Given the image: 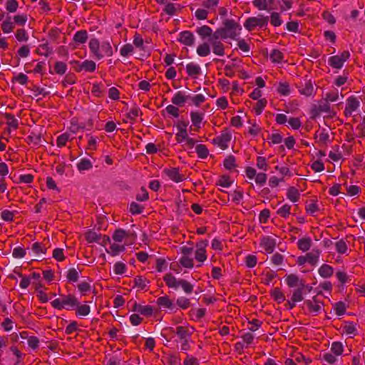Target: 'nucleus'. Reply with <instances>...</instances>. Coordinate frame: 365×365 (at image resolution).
Here are the masks:
<instances>
[{
    "label": "nucleus",
    "mask_w": 365,
    "mask_h": 365,
    "mask_svg": "<svg viewBox=\"0 0 365 365\" xmlns=\"http://www.w3.org/2000/svg\"><path fill=\"white\" fill-rule=\"evenodd\" d=\"M196 31L203 39L207 37H210V38L213 34L212 29L206 25L197 28Z\"/></svg>",
    "instance_id": "nucleus-20"
},
{
    "label": "nucleus",
    "mask_w": 365,
    "mask_h": 365,
    "mask_svg": "<svg viewBox=\"0 0 365 365\" xmlns=\"http://www.w3.org/2000/svg\"><path fill=\"white\" fill-rule=\"evenodd\" d=\"M283 57V53L277 49L273 50L270 54V58L274 63H280L282 61Z\"/></svg>",
    "instance_id": "nucleus-38"
},
{
    "label": "nucleus",
    "mask_w": 365,
    "mask_h": 365,
    "mask_svg": "<svg viewBox=\"0 0 365 365\" xmlns=\"http://www.w3.org/2000/svg\"><path fill=\"white\" fill-rule=\"evenodd\" d=\"M63 309L68 307L67 309L73 308L78 306V301L74 295L68 294L63 296L62 299Z\"/></svg>",
    "instance_id": "nucleus-9"
},
{
    "label": "nucleus",
    "mask_w": 365,
    "mask_h": 365,
    "mask_svg": "<svg viewBox=\"0 0 365 365\" xmlns=\"http://www.w3.org/2000/svg\"><path fill=\"white\" fill-rule=\"evenodd\" d=\"M331 350L336 355H340L343 352V345L341 342H338V341L333 342L331 344Z\"/></svg>",
    "instance_id": "nucleus-51"
},
{
    "label": "nucleus",
    "mask_w": 365,
    "mask_h": 365,
    "mask_svg": "<svg viewBox=\"0 0 365 365\" xmlns=\"http://www.w3.org/2000/svg\"><path fill=\"white\" fill-rule=\"evenodd\" d=\"M88 39V34L86 30L77 31L73 36V41L76 43H84Z\"/></svg>",
    "instance_id": "nucleus-22"
},
{
    "label": "nucleus",
    "mask_w": 365,
    "mask_h": 365,
    "mask_svg": "<svg viewBox=\"0 0 365 365\" xmlns=\"http://www.w3.org/2000/svg\"><path fill=\"white\" fill-rule=\"evenodd\" d=\"M197 53L202 57L208 56L210 53V47L208 43L204 42L197 48Z\"/></svg>",
    "instance_id": "nucleus-19"
},
{
    "label": "nucleus",
    "mask_w": 365,
    "mask_h": 365,
    "mask_svg": "<svg viewBox=\"0 0 365 365\" xmlns=\"http://www.w3.org/2000/svg\"><path fill=\"white\" fill-rule=\"evenodd\" d=\"M78 273L75 268H71L67 273V279L70 282H77L78 279Z\"/></svg>",
    "instance_id": "nucleus-48"
},
{
    "label": "nucleus",
    "mask_w": 365,
    "mask_h": 365,
    "mask_svg": "<svg viewBox=\"0 0 365 365\" xmlns=\"http://www.w3.org/2000/svg\"><path fill=\"white\" fill-rule=\"evenodd\" d=\"M231 140V135L226 131H223L222 134L214 138L212 142L214 144H217L222 150L227 148V143Z\"/></svg>",
    "instance_id": "nucleus-3"
},
{
    "label": "nucleus",
    "mask_w": 365,
    "mask_h": 365,
    "mask_svg": "<svg viewBox=\"0 0 365 365\" xmlns=\"http://www.w3.org/2000/svg\"><path fill=\"white\" fill-rule=\"evenodd\" d=\"M157 304L159 306L168 309H172L173 306V302L168 298V296L160 297L157 300Z\"/></svg>",
    "instance_id": "nucleus-28"
},
{
    "label": "nucleus",
    "mask_w": 365,
    "mask_h": 365,
    "mask_svg": "<svg viewBox=\"0 0 365 365\" xmlns=\"http://www.w3.org/2000/svg\"><path fill=\"white\" fill-rule=\"evenodd\" d=\"M1 29L4 33L8 34L11 32L14 29V23L11 21V17L9 16L6 21L1 24Z\"/></svg>",
    "instance_id": "nucleus-35"
},
{
    "label": "nucleus",
    "mask_w": 365,
    "mask_h": 365,
    "mask_svg": "<svg viewBox=\"0 0 365 365\" xmlns=\"http://www.w3.org/2000/svg\"><path fill=\"white\" fill-rule=\"evenodd\" d=\"M254 6L259 10H267L268 4L266 0H254Z\"/></svg>",
    "instance_id": "nucleus-60"
},
{
    "label": "nucleus",
    "mask_w": 365,
    "mask_h": 365,
    "mask_svg": "<svg viewBox=\"0 0 365 365\" xmlns=\"http://www.w3.org/2000/svg\"><path fill=\"white\" fill-rule=\"evenodd\" d=\"M190 117L193 125L196 127V130H198L200 128V124L202 120L203 114L198 112H191Z\"/></svg>",
    "instance_id": "nucleus-24"
},
{
    "label": "nucleus",
    "mask_w": 365,
    "mask_h": 365,
    "mask_svg": "<svg viewBox=\"0 0 365 365\" xmlns=\"http://www.w3.org/2000/svg\"><path fill=\"white\" fill-rule=\"evenodd\" d=\"M189 98L190 96H185L182 94L181 91H178L172 98V103L174 105L182 106L185 104V103L189 99Z\"/></svg>",
    "instance_id": "nucleus-13"
},
{
    "label": "nucleus",
    "mask_w": 365,
    "mask_h": 365,
    "mask_svg": "<svg viewBox=\"0 0 365 365\" xmlns=\"http://www.w3.org/2000/svg\"><path fill=\"white\" fill-rule=\"evenodd\" d=\"M76 81V77L73 73H68L67 74L63 81H62V83L63 86H66L68 85L74 84Z\"/></svg>",
    "instance_id": "nucleus-53"
},
{
    "label": "nucleus",
    "mask_w": 365,
    "mask_h": 365,
    "mask_svg": "<svg viewBox=\"0 0 365 365\" xmlns=\"http://www.w3.org/2000/svg\"><path fill=\"white\" fill-rule=\"evenodd\" d=\"M15 36L19 41H27L29 39V36L26 34V31L24 29H18L16 32Z\"/></svg>",
    "instance_id": "nucleus-46"
},
{
    "label": "nucleus",
    "mask_w": 365,
    "mask_h": 365,
    "mask_svg": "<svg viewBox=\"0 0 365 365\" xmlns=\"http://www.w3.org/2000/svg\"><path fill=\"white\" fill-rule=\"evenodd\" d=\"M89 48L97 59L99 60L103 58V54L100 51L101 46L98 39L91 38L89 42Z\"/></svg>",
    "instance_id": "nucleus-5"
},
{
    "label": "nucleus",
    "mask_w": 365,
    "mask_h": 365,
    "mask_svg": "<svg viewBox=\"0 0 365 365\" xmlns=\"http://www.w3.org/2000/svg\"><path fill=\"white\" fill-rule=\"evenodd\" d=\"M189 99H190L192 102L194 103V105L196 106H199L205 101V98L202 94H197L192 97L190 96Z\"/></svg>",
    "instance_id": "nucleus-58"
},
{
    "label": "nucleus",
    "mask_w": 365,
    "mask_h": 365,
    "mask_svg": "<svg viewBox=\"0 0 365 365\" xmlns=\"http://www.w3.org/2000/svg\"><path fill=\"white\" fill-rule=\"evenodd\" d=\"M76 307H77V308H76V314L77 315L86 317L89 314L91 308L88 305H87V304L79 305V304H78V306H76Z\"/></svg>",
    "instance_id": "nucleus-37"
},
{
    "label": "nucleus",
    "mask_w": 365,
    "mask_h": 365,
    "mask_svg": "<svg viewBox=\"0 0 365 365\" xmlns=\"http://www.w3.org/2000/svg\"><path fill=\"white\" fill-rule=\"evenodd\" d=\"M271 296L273 299L277 301L279 304L285 301V296L284 293L281 291V289L278 287L274 288L272 292Z\"/></svg>",
    "instance_id": "nucleus-25"
},
{
    "label": "nucleus",
    "mask_w": 365,
    "mask_h": 365,
    "mask_svg": "<svg viewBox=\"0 0 365 365\" xmlns=\"http://www.w3.org/2000/svg\"><path fill=\"white\" fill-rule=\"evenodd\" d=\"M96 63L93 61L86 60L81 63L79 68H76V71L80 72L82 70H85L88 72H93L96 70Z\"/></svg>",
    "instance_id": "nucleus-14"
},
{
    "label": "nucleus",
    "mask_w": 365,
    "mask_h": 365,
    "mask_svg": "<svg viewBox=\"0 0 365 365\" xmlns=\"http://www.w3.org/2000/svg\"><path fill=\"white\" fill-rule=\"evenodd\" d=\"M196 153L200 158H206L209 154V151L205 145L200 144L195 148Z\"/></svg>",
    "instance_id": "nucleus-32"
},
{
    "label": "nucleus",
    "mask_w": 365,
    "mask_h": 365,
    "mask_svg": "<svg viewBox=\"0 0 365 365\" xmlns=\"http://www.w3.org/2000/svg\"><path fill=\"white\" fill-rule=\"evenodd\" d=\"M186 70L188 76L193 78H197V76L201 73V68L200 66L193 63L187 64Z\"/></svg>",
    "instance_id": "nucleus-11"
},
{
    "label": "nucleus",
    "mask_w": 365,
    "mask_h": 365,
    "mask_svg": "<svg viewBox=\"0 0 365 365\" xmlns=\"http://www.w3.org/2000/svg\"><path fill=\"white\" fill-rule=\"evenodd\" d=\"M163 280L168 287L175 289L178 287V280L170 273L166 274L163 277Z\"/></svg>",
    "instance_id": "nucleus-18"
},
{
    "label": "nucleus",
    "mask_w": 365,
    "mask_h": 365,
    "mask_svg": "<svg viewBox=\"0 0 365 365\" xmlns=\"http://www.w3.org/2000/svg\"><path fill=\"white\" fill-rule=\"evenodd\" d=\"M225 168L227 170H231L236 167L235 158L233 155H229L223 163Z\"/></svg>",
    "instance_id": "nucleus-43"
},
{
    "label": "nucleus",
    "mask_w": 365,
    "mask_h": 365,
    "mask_svg": "<svg viewBox=\"0 0 365 365\" xmlns=\"http://www.w3.org/2000/svg\"><path fill=\"white\" fill-rule=\"evenodd\" d=\"M311 244L312 240L309 237L299 239L297 242L298 248L303 252L309 250L310 249Z\"/></svg>",
    "instance_id": "nucleus-21"
},
{
    "label": "nucleus",
    "mask_w": 365,
    "mask_h": 365,
    "mask_svg": "<svg viewBox=\"0 0 365 365\" xmlns=\"http://www.w3.org/2000/svg\"><path fill=\"white\" fill-rule=\"evenodd\" d=\"M77 168L80 171L87 170L92 168V163L88 159H82L77 165Z\"/></svg>",
    "instance_id": "nucleus-41"
},
{
    "label": "nucleus",
    "mask_w": 365,
    "mask_h": 365,
    "mask_svg": "<svg viewBox=\"0 0 365 365\" xmlns=\"http://www.w3.org/2000/svg\"><path fill=\"white\" fill-rule=\"evenodd\" d=\"M335 311L338 316L344 314L346 312V306L343 302H338L335 304Z\"/></svg>",
    "instance_id": "nucleus-63"
},
{
    "label": "nucleus",
    "mask_w": 365,
    "mask_h": 365,
    "mask_svg": "<svg viewBox=\"0 0 365 365\" xmlns=\"http://www.w3.org/2000/svg\"><path fill=\"white\" fill-rule=\"evenodd\" d=\"M359 106V101L356 99V98L354 96H351L347 99V104L344 110V114L348 116L351 114V113L356 110Z\"/></svg>",
    "instance_id": "nucleus-6"
},
{
    "label": "nucleus",
    "mask_w": 365,
    "mask_h": 365,
    "mask_svg": "<svg viewBox=\"0 0 365 365\" xmlns=\"http://www.w3.org/2000/svg\"><path fill=\"white\" fill-rule=\"evenodd\" d=\"M224 27L217 29L212 35L209 41H218L219 38L225 39L230 38L235 39L238 35L237 30L242 29L241 26L233 19H225L223 22Z\"/></svg>",
    "instance_id": "nucleus-1"
},
{
    "label": "nucleus",
    "mask_w": 365,
    "mask_h": 365,
    "mask_svg": "<svg viewBox=\"0 0 365 365\" xmlns=\"http://www.w3.org/2000/svg\"><path fill=\"white\" fill-rule=\"evenodd\" d=\"M285 280L289 287H301V282H304L303 279H299V277L294 274L286 275Z\"/></svg>",
    "instance_id": "nucleus-10"
},
{
    "label": "nucleus",
    "mask_w": 365,
    "mask_h": 365,
    "mask_svg": "<svg viewBox=\"0 0 365 365\" xmlns=\"http://www.w3.org/2000/svg\"><path fill=\"white\" fill-rule=\"evenodd\" d=\"M260 245L262 247L266 252L272 253L275 247V240L270 237H264L260 242Z\"/></svg>",
    "instance_id": "nucleus-8"
},
{
    "label": "nucleus",
    "mask_w": 365,
    "mask_h": 365,
    "mask_svg": "<svg viewBox=\"0 0 365 365\" xmlns=\"http://www.w3.org/2000/svg\"><path fill=\"white\" fill-rule=\"evenodd\" d=\"M268 21L269 17L262 15H259V17H250L245 21L244 26L247 31H252L256 26L263 27L267 26Z\"/></svg>",
    "instance_id": "nucleus-2"
},
{
    "label": "nucleus",
    "mask_w": 365,
    "mask_h": 365,
    "mask_svg": "<svg viewBox=\"0 0 365 365\" xmlns=\"http://www.w3.org/2000/svg\"><path fill=\"white\" fill-rule=\"evenodd\" d=\"M32 250L37 255L42 253L45 254L46 251V248L43 246H42L41 243L40 242H35L32 245L31 247Z\"/></svg>",
    "instance_id": "nucleus-57"
},
{
    "label": "nucleus",
    "mask_w": 365,
    "mask_h": 365,
    "mask_svg": "<svg viewBox=\"0 0 365 365\" xmlns=\"http://www.w3.org/2000/svg\"><path fill=\"white\" fill-rule=\"evenodd\" d=\"M212 47V51L217 56H224L225 54V46L223 43L220 41H210Z\"/></svg>",
    "instance_id": "nucleus-12"
},
{
    "label": "nucleus",
    "mask_w": 365,
    "mask_h": 365,
    "mask_svg": "<svg viewBox=\"0 0 365 365\" xmlns=\"http://www.w3.org/2000/svg\"><path fill=\"white\" fill-rule=\"evenodd\" d=\"M313 91L314 87L310 80L305 81L304 87L299 89L300 93L306 96H312Z\"/></svg>",
    "instance_id": "nucleus-23"
},
{
    "label": "nucleus",
    "mask_w": 365,
    "mask_h": 365,
    "mask_svg": "<svg viewBox=\"0 0 365 365\" xmlns=\"http://www.w3.org/2000/svg\"><path fill=\"white\" fill-rule=\"evenodd\" d=\"M134 284L135 287H138L141 289H143L146 287V279L143 278V277L141 276H137L134 279Z\"/></svg>",
    "instance_id": "nucleus-64"
},
{
    "label": "nucleus",
    "mask_w": 365,
    "mask_h": 365,
    "mask_svg": "<svg viewBox=\"0 0 365 365\" xmlns=\"http://www.w3.org/2000/svg\"><path fill=\"white\" fill-rule=\"evenodd\" d=\"M178 41L185 46H191L194 44L195 36L190 31H182L179 34Z\"/></svg>",
    "instance_id": "nucleus-4"
},
{
    "label": "nucleus",
    "mask_w": 365,
    "mask_h": 365,
    "mask_svg": "<svg viewBox=\"0 0 365 365\" xmlns=\"http://www.w3.org/2000/svg\"><path fill=\"white\" fill-rule=\"evenodd\" d=\"M85 237H86L87 242L89 243L98 242L99 240H101V235H98L96 232H93L91 230L86 232Z\"/></svg>",
    "instance_id": "nucleus-29"
},
{
    "label": "nucleus",
    "mask_w": 365,
    "mask_h": 365,
    "mask_svg": "<svg viewBox=\"0 0 365 365\" xmlns=\"http://www.w3.org/2000/svg\"><path fill=\"white\" fill-rule=\"evenodd\" d=\"M277 92L282 96H288L290 93L289 84L287 82H280Z\"/></svg>",
    "instance_id": "nucleus-33"
},
{
    "label": "nucleus",
    "mask_w": 365,
    "mask_h": 365,
    "mask_svg": "<svg viewBox=\"0 0 365 365\" xmlns=\"http://www.w3.org/2000/svg\"><path fill=\"white\" fill-rule=\"evenodd\" d=\"M180 263L182 266L186 268H192L194 265L193 259L187 256L182 257L180 259Z\"/></svg>",
    "instance_id": "nucleus-47"
},
{
    "label": "nucleus",
    "mask_w": 365,
    "mask_h": 365,
    "mask_svg": "<svg viewBox=\"0 0 365 365\" xmlns=\"http://www.w3.org/2000/svg\"><path fill=\"white\" fill-rule=\"evenodd\" d=\"M335 246L336 251L340 254H344L347 250L346 244L343 240L336 242Z\"/></svg>",
    "instance_id": "nucleus-55"
},
{
    "label": "nucleus",
    "mask_w": 365,
    "mask_h": 365,
    "mask_svg": "<svg viewBox=\"0 0 365 365\" xmlns=\"http://www.w3.org/2000/svg\"><path fill=\"white\" fill-rule=\"evenodd\" d=\"M329 64L334 68H341L344 63L339 58V56H333L329 58Z\"/></svg>",
    "instance_id": "nucleus-30"
},
{
    "label": "nucleus",
    "mask_w": 365,
    "mask_h": 365,
    "mask_svg": "<svg viewBox=\"0 0 365 365\" xmlns=\"http://www.w3.org/2000/svg\"><path fill=\"white\" fill-rule=\"evenodd\" d=\"M319 274L323 278H328L333 275L334 269L330 265L324 264L319 269Z\"/></svg>",
    "instance_id": "nucleus-15"
},
{
    "label": "nucleus",
    "mask_w": 365,
    "mask_h": 365,
    "mask_svg": "<svg viewBox=\"0 0 365 365\" xmlns=\"http://www.w3.org/2000/svg\"><path fill=\"white\" fill-rule=\"evenodd\" d=\"M53 257L58 262L63 261L65 259L63 250L61 248H56L53 251Z\"/></svg>",
    "instance_id": "nucleus-52"
},
{
    "label": "nucleus",
    "mask_w": 365,
    "mask_h": 365,
    "mask_svg": "<svg viewBox=\"0 0 365 365\" xmlns=\"http://www.w3.org/2000/svg\"><path fill=\"white\" fill-rule=\"evenodd\" d=\"M139 113L142 115V112L140 111V108L138 106H133L129 113L127 114V117L135 121V118L138 116Z\"/></svg>",
    "instance_id": "nucleus-44"
},
{
    "label": "nucleus",
    "mask_w": 365,
    "mask_h": 365,
    "mask_svg": "<svg viewBox=\"0 0 365 365\" xmlns=\"http://www.w3.org/2000/svg\"><path fill=\"white\" fill-rule=\"evenodd\" d=\"M164 173L169 177V178L176 182H180L183 180V176L180 174L179 168H172L170 169H165Z\"/></svg>",
    "instance_id": "nucleus-7"
},
{
    "label": "nucleus",
    "mask_w": 365,
    "mask_h": 365,
    "mask_svg": "<svg viewBox=\"0 0 365 365\" xmlns=\"http://www.w3.org/2000/svg\"><path fill=\"white\" fill-rule=\"evenodd\" d=\"M217 185L224 187H228L231 185V182L230 181V177L227 175L221 176L218 182H217Z\"/></svg>",
    "instance_id": "nucleus-61"
},
{
    "label": "nucleus",
    "mask_w": 365,
    "mask_h": 365,
    "mask_svg": "<svg viewBox=\"0 0 365 365\" xmlns=\"http://www.w3.org/2000/svg\"><path fill=\"white\" fill-rule=\"evenodd\" d=\"M19 6V3L16 0H8L6 4V10L9 12H15Z\"/></svg>",
    "instance_id": "nucleus-49"
},
{
    "label": "nucleus",
    "mask_w": 365,
    "mask_h": 365,
    "mask_svg": "<svg viewBox=\"0 0 365 365\" xmlns=\"http://www.w3.org/2000/svg\"><path fill=\"white\" fill-rule=\"evenodd\" d=\"M100 51L104 56H111L113 55V49L109 42L104 41L101 45Z\"/></svg>",
    "instance_id": "nucleus-31"
},
{
    "label": "nucleus",
    "mask_w": 365,
    "mask_h": 365,
    "mask_svg": "<svg viewBox=\"0 0 365 365\" xmlns=\"http://www.w3.org/2000/svg\"><path fill=\"white\" fill-rule=\"evenodd\" d=\"M133 51V46L130 44L127 43L124 45L121 49H120V55L123 56H128Z\"/></svg>",
    "instance_id": "nucleus-62"
},
{
    "label": "nucleus",
    "mask_w": 365,
    "mask_h": 365,
    "mask_svg": "<svg viewBox=\"0 0 365 365\" xmlns=\"http://www.w3.org/2000/svg\"><path fill=\"white\" fill-rule=\"evenodd\" d=\"M139 313H140L143 315L149 317L151 316L153 313V309L151 306L147 305V306H140L139 309Z\"/></svg>",
    "instance_id": "nucleus-56"
},
{
    "label": "nucleus",
    "mask_w": 365,
    "mask_h": 365,
    "mask_svg": "<svg viewBox=\"0 0 365 365\" xmlns=\"http://www.w3.org/2000/svg\"><path fill=\"white\" fill-rule=\"evenodd\" d=\"M317 297H314L312 300H306L304 304H306L310 312L317 313L321 309V306L318 304Z\"/></svg>",
    "instance_id": "nucleus-17"
},
{
    "label": "nucleus",
    "mask_w": 365,
    "mask_h": 365,
    "mask_svg": "<svg viewBox=\"0 0 365 365\" xmlns=\"http://www.w3.org/2000/svg\"><path fill=\"white\" fill-rule=\"evenodd\" d=\"M128 235H129L124 230L117 229L113 235V239L115 242H120L124 237Z\"/></svg>",
    "instance_id": "nucleus-34"
},
{
    "label": "nucleus",
    "mask_w": 365,
    "mask_h": 365,
    "mask_svg": "<svg viewBox=\"0 0 365 365\" xmlns=\"http://www.w3.org/2000/svg\"><path fill=\"white\" fill-rule=\"evenodd\" d=\"M67 66L65 63L61 61H57L54 66V71L57 74L63 75L66 73Z\"/></svg>",
    "instance_id": "nucleus-40"
},
{
    "label": "nucleus",
    "mask_w": 365,
    "mask_h": 365,
    "mask_svg": "<svg viewBox=\"0 0 365 365\" xmlns=\"http://www.w3.org/2000/svg\"><path fill=\"white\" fill-rule=\"evenodd\" d=\"M287 197L292 202H297L299 199V192L294 187H290L287 190Z\"/></svg>",
    "instance_id": "nucleus-27"
},
{
    "label": "nucleus",
    "mask_w": 365,
    "mask_h": 365,
    "mask_svg": "<svg viewBox=\"0 0 365 365\" xmlns=\"http://www.w3.org/2000/svg\"><path fill=\"white\" fill-rule=\"evenodd\" d=\"M267 101L265 98H261L257 101L255 108V113L257 115H260L262 113L263 109L267 105Z\"/></svg>",
    "instance_id": "nucleus-45"
},
{
    "label": "nucleus",
    "mask_w": 365,
    "mask_h": 365,
    "mask_svg": "<svg viewBox=\"0 0 365 365\" xmlns=\"http://www.w3.org/2000/svg\"><path fill=\"white\" fill-rule=\"evenodd\" d=\"M177 304L182 309H187L190 306V299L185 297H180L177 299Z\"/></svg>",
    "instance_id": "nucleus-59"
},
{
    "label": "nucleus",
    "mask_w": 365,
    "mask_h": 365,
    "mask_svg": "<svg viewBox=\"0 0 365 365\" xmlns=\"http://www.w3.org/2000/svg\"><path fill=\"white\" fill-rule=\"evenodd\" d=\"M181 286L184 292L187 294H190L193 290V285L185 279H179L178 280V287Z\"/></svg>",
    "instance_id": "nucleus-36"
},
{
    "label": "nucleus",
    "mask_w": 365,
    "mask_h": 365,
    "mask_svg": "<svg viewBox=\"0 0 365 365\" xmlns=\"http://www.w3.org/2000/svg\"><path fill=\"white\" fill-rule=\"evenodd\" d=\"M290 210L291 206L286 204L277 211V214L282 217L287 218L290 215Z\"/></svg>",
    "instance_id": "nucleus-42"
},
{
    "label": "nucleus",
    "mask_w": 365,
    "mask_h": 365,
    "mask_svg": "<svg viewBox=\"0 0 365 365\" xmlns=\"http://www.w3.org/2000/svg\"><path fill=\"white\" fill-rule=\"evenodd\" d=\"M319 254L320 252L319 250H313L312 252L307 253L306 255L307 262L312 265H315L318 262Z\"/></svg>",
    "instance_id": "nucleus-26"
},
{
    "label": "nucleus",
    "mask_w": 365,
    "mask_h": 365,
    "mask_svg": "<svg viewBox=\"0 0 365 365\" xmlns=\"http://www.w3.org/2000/svg\"><path fill=\"white\" fill-rule=\"evenodd\" d=\"M271 24L274 26H279L282 24L279 14L277 12H272L271 14Z\"/></svg>",
    "instance_id": "nucleus-54"
},
{
    "label": "nucleus",
    "mask_w": 365,
    "mask_h": 365,
    "mask_svg": "<svg viewBox=\"0 0 365 365\" xmlns=\"http://www.w3.org/2000/svg\"><path fill=\"white\" fill-rule=\"evenodd\" d=\"M143 210V207L135 202H131V204L130 205V212L133 215L140 214V213H142Z\"/></svg>",
    "instance_id": "nucleus-50"
},
{
    "label": "nucleus",
    "mask_w": 365,
    "mask_h": 365,
    "mask_svg": "<svg viewBox=\"0 0 365 365\" xmlns=\"http://www.w3.org/2000/svg\"><path fill=\"white\" fill-rule=\"evenodd\" d=\"M305 287L304 282H301V287L294 289L292 296V300L295 302H301L304 299L303 290Z\"/></svg>",
    "instance_id": "nucleus-16"
},
{
    "label": "nucleus",
    "mask_w": 365,
    "mask_h": 365,
    "mask_svg": "<svg viewBox=\"0 0 365 365\" xmlns=\"http://www.w3.org/2000/svg\"><path fill=\"white\" fill-rule=\"evenodd\" d=\"M5 118L7 120L9 126L16 129L18 128V120L15 118L14 115L11 113H5Z\"/></svg>",
    "instance_id": "nucleus-39"
}]
</instances>
